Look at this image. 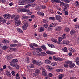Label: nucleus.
Here are the masks:
<instances>
[{
    "label": "nucleus",
    "mask_w": 79,
    "mask_h": 79,
    "mask_svg": "<svg viewBox=\"0 0 79 79\" xmlns=\"http://www.w3.org/2000/svg\"><path fill=\"white\" fill-rule=\"evenodd\" d=\"M66 34H63L62 36V38L63 39H66Z\"/></svg>",
    "instance_id": "nucleus-47"
},
{
    "label": "nucleus",
    "mask_w": 79,
    "mask_h": 79,
    "mask_svg": "<svg viewBox=\"0 0 79 79\" xmlns=\"http://www.w3.org/2000/svg\"><path fill=\"white\" fill-rule=\"evenodd\" d=\"M11 62L16 64L18 62V60L16 59H13L12 60Z\"/></svg>",
    "instance_id": "nucleus-29"
},
{
    "label": "nucleus",
    "mask_w": 79,
    "mask_h": 79,
    "mask_svg": "<svg viewBox=\"0 0 79 79\" xmlns=\"http://www.w3.org/2000/svg\"><path fill=\"white\" fill-rule=\"evenodd\" d=\"M2 24H5L6 22V20H5V19H2Z\"/></svg>",
    "instance_id": "nucleus-53"
},
{
    "label": "nucleus",
    "mask_w": 79,
    "mask_h": 79,
    "mask_svg": "<svg viewBox=\"0 0 79 79\" xmlns=\"http://www.w3.org/2000/svg\"><path fill=\"white\" fill-rule=\"evenodd\" d=\"M69 50L70 52H76V50L73 48H69Z\"/></svg>",
    "instance_id": "nucleus-28"
},
{
    "label": "nucleus",
    "mask_w": 79,
    "mask_h": 79,
    "mask_svg": "<svg viewBox=\"0 0 79 79\" xmlns=\"http://www.w3.org/2000/svg\"><path fill=\"white\" fill-rule=\"evenodd\" d=\"M45 63L47 64H49L50 63H51V61L48 60L46 59L45 60Z\"/></svg>",
    "instance_id": "nucleus-19"
},
{
    "label": "nucleus",
    "mask_w": 79,
    "mask_h": 79,
    "mask_svg": "<svg viewBox=\"0 0 79 79\" xmlns=\"http://www.w3.org/2000/svg\"><path fill=\"white\" fill-rule=\"evenodd\" d=\"M21 24V21L19 20H16L15 21V25L16 26H19Z\"/></svg>",
    "instance_id": "nucleus-10"
},
{
    "label": "nucleus",
    "mask_w": 79,
    "mask_h": 79,
    "mask_svg": "<svg viewBox=\"0 0 79 79\" xmlns=\"http://www.w3.org/2000/svg\"><path fill=\"white\" fill-rule=\"evenodd\" d=\"M63 44H65V45H68L69 44V41H63Z\"/></svg>",
    "instance_id": "nucleus-22"
},
{
    "label": "nucleus",
    "mask_w": 79,
    "mask_h": 79,
    "mask_svg": "<svg viewBox=\"0 0 79 79\" xmlns=\"http://www.w3.org/2000/svg\"><path fill=\"white\" fill-rule=\"evenodd\" d=\"M62 29V27L60 26H57L55 28L56 31H60Z\"/></svg>",
    "instance_id": "nucleus-12"
},
{
    "label": "nucleus",
    "mask_w": 79,
    "mask_h": 79,
    "mask_svg": "<svg viewBox=\"0 0 79 79\" xmlns=\"http://www.w3.org/2000/svg\"><path fill=\"white\" fill-rule=\"evenodd\" d=\"M58 23H54L50 25V27H55V26H57V25H58Z\"/></svg>",
    "instance_id": "nucleus-9"
},
{
    "label": "nucleus",
    "mask_w": 79,
    "mask_h": 79,
    "mask_svg": "<svg viewBox=\"0 0 79 79\" xmlns=\"http://www.w3.org/2000/svg\"><path fill=\"white\" fill-rule=\"evenodd\" d=\"M48 76L49 77H52V76H53V74L52 73H49L48 74Z\"/></svg>",
    "instance_id": "nucleus-63"
},
{
    "label": "nucleus",
    "mask_w": 79,
    "mask_h": 79,
    "mask_svg": "<svg viewBox=\"0 0 79 79\" xmlns=\"http://www.w3.org/2000/svg\"><path fill=\"white\" fill-rule=\"evenodd\" d=\"M43 27L45 28H47L48 27V24L47 23L44 24L43 25Z\"/></svg>",
    "instance_id": "nucleus-42"
},
{
    "label": "nucleus",
    "mask_w": 79,
    "mask_h": 79,
    "mask_svg": "<svg viewBox=\"0 0 79 79\" xmlns=\"http://www.w3.org/2000/svg\"><path fill=\"white\" fill-rule=\"evenodd\" d=\"M2 43L4 44H8V43H9V41L7 40H4L2 41Z\"/></svg>",
    "instance_id": "nucleus-24"
},
{
    "label": "nucleus",
    "mask_w": 79,
    "mask_h": 79,
    "mask_svg": "<svg viewBox=\"0 0 79 79\" xmlns=\"http://www.w3.org/2000/svg\"><path fill=\"white\" fill-rule=\"evenodd\" d=\"M15 66L16 68H17V69H19V65H18L17 64H16Z\"/></svg>",
    "instance_id": "nucleus-57"
},
{
    "label": "nucleus",
    "mask_w": 79,
    "mask_h": 79,
    "mask_svg": "<svg viewBox=\"0 0 79 79\" xmlns=\"http://www.w3.org/2000/svg\"><path fill=\"white\" fill-rule=\"evenodd\" d=\"M29 47H31V48H32L33 49H34L35 48H34V47H33V46H32V44H29Z\"/></svg>",
    "instance_id": "nucleus-55"
},
{
    "label": "nucleus",
    "mask_w": 79,
    "mask_h": 79,
    "mask_svg": "<svg viewBox=\"0 0 79 79\" xmlns=\"http://www.w3.org/2000/svg\"><path fill=\"white\" fill-rule=\"evenodd\" d=\"M35 51L36 53H40L42 51V49L40 48H35Z\"/></svg>",
    "instance_id": "nucleus-4"
},
{
    "label": "nucleus",
    "mask_w": 79,
    "mask_h": 79,
    "mask_svg": "<svg viewBox=\"0 0 79 79\" xmlns=\"http://www.w3.org/2000/svg\"><path fill=\"white\" fill-rule=\"evenodd\" d=\"M40 6L41 8L42 9H45L46 8V6L44 5H40Z\"/></svg>",
    "instance_id": "nucleus-44"
},
{
    "label": "nucleus",
    "mask_w": 79,
    "mask_h": 79,
    "mask_svg": "<svg viewBox=\"0 0 79 79\" xmlns=\"http://www.w3.org/2000/svg\"><path fill=\"white\" fill-rule=\"evenodd\" d=\"M48 45L50 47H51V48H55V46L53 44H48Z\"/></svg>",
    "instance_id": "nucleus-15"
},
{
    "label": "nucleus",
    "mask_w": 79,
    "mask_h": 79,
    "mask_svg": "<svg viewBox=\"0 0 79 79\" xmlns=\"http://www.w3.org/2000/svg\"><path fill=\"white\" fill-rule=\"evenodd\" d=\"M6 74L9 77H11V73L10 72L7 71L6 72Z\"/></svg>",
    "instance_id": "nucleus-13"
},
{
    "label": "nucleus",
    "mask_w": 79,
    "mask_h": 79,
    "mask_svg": "<svg viewBox=\"0 0 79 79\" xmlns=\"http://www.w3.org/2000/svg\"><path fill=\"white\" fill-rule=\"evenodd\" d=\"M4 17L6 19H10L11 18V15L10 14H5L4 15Z\"/></svg>",
    "instance_id": "nucleus-6"
},
{
    "label": "nucleus",
    "mask_w": 79,
    "mask_h": 79,
    "mask_svg": "<svg viewBox=\"0 0 79 79\" xmlns=\"http://www.w3.org/2000/svg\"><path fill=\"white\" fill-rule=\"evenodd\" d=\"M64 75L63 74H60L58 76V79H62V78L63 77Z\"/></svg>",
    "instance_id": "nucleus-20"
},
{
    "label": "nucleus",
    "mask_w": 79,
    "mask_h": 79,
    "mask_svg": "<svg viewBox=\"0 0 79 79\" xmlns=\"http://www.w3.org/2000/svg\"><path fill=\"white\" fill-rule=\"evenodd\" d=\"M75 33V30H72L70 31V34L72 35H73V34H74Z\"/></svg>",
    "instance_id": "nucleus-37"
},
{
    "label": "nucleus",
    "mask_w": 79,
    "mask_h": 79,
    "mask_svg": "<svg viewBox=\"0 0 79 79\" xmlns=\"http://www.w3.org/2000/svg\"><path fill=\"white\" fill-rule=\"evenodd\" d=\"M53 59L55 61H57L58 60V58H57L55 56L53 57Z\"/></svg>",
    "instance_id": "nucleus-36"
},
{
    "label": "nucleus",
    "mask_w": 79,
    "mask_h": 79,
    "mask_svg": "<svg viewBox=\"0 0 79 79\" xmlns=\"http://www.w3.org/2000/svg\"><path fill=\"white\" fill-rule=\"evenodd\" d=\"M16 79H20V77L19 76L18 73H17L15 75Z\"/></svg>",
    "instance_id": "nucleus-38"
},
{
    "label": "nucleus",
    "mask_w": 79,
    "mask_h": 79,
    "mask_svg": "<svg viewBox=\"0 0 79 79\" xmlns=\"http://www.w3.org/2000/svg\"><path fill=\"white\" fill-rule=\"evenodd\" d=\"M62 51L64 52H68V50H67V48L66 47H64L62 49Z\"/></svg>",
    "instance_id": "nucleus-49"
},
{
    "label": "nucleus",
    "mask_w": 79,
    "mask_h": 79,
    "mask_svg": "<svg viewBox=\"0 0 79 79\" xmlns=\"http://www.w3.org/2000/svg\"><path fill=\"white\" fill-rule=\"evenodd\" d=\"M22 27L23 29L26 30L27 29V26L25 25L23 26H22Z\"/></svg>",
    "instance_id": "nucleus-48"
},
{
    "label": "nucleus",
    "mask_w": 79,
    "mask_h": 79,
    "mask_svg": "<svg viewBox=\"0 0 79 79\" xmlns=\"http://www.w3.org/2000/svg\"><path fill=\"white\" fill-rule=\"evenodd\" d=\"M11 73H12V75H13V76H15V71H13L11 72Z\"/></svg>",
    "instance_id": "nucleus-61"
},
{
    "label": "nucleus",
    "mask_w": 79,
    "mask_h": 79,
    "mask_svg": "<svg viewBox=\"0 0 79 79\" xmlns=\"http://www.w3.org/2000/svg\"><path fill=\"white\" fill-rule=\"evenodd\" d=\"M43 37H47V34L46 33H44L43 34Z\"/></svg>",
    "instance_id": "nucleus-60"
},
{
    "label": "nucleus",
    "mask_w": 79,
    "mask_h": 79,
    "mask_svg": "<svg viewBox=\"0 0 79 79\" xmlns=\"http://www.w3.org/2000/svg\"><path fill=\"white\" fill-rule=\"evenodd\" d=\"M43 64V62H42L40 61H38L37 63V65L39 66H41V65H42Z\"/></svg>",
    "instance_id": "nucleus-16"
},
{
    "label": "nucleus",
    "mask_w": 79,
    "mask_h": 79,
    "mask_svg": "<svg viewBox=\"0 0 79 79\" xmlns=\"http://www.w3.org/2000/svg\"><path fill=\"white\" fill-rule=\"evenodd\" d=\"M68 62V61H66L65 62V64H64V66L65 68H68V65H69V64H68L66 63V62Z\"/></svg>",
    "instance_id": "nucleus-50"
},
{
    "label": "nucleus",
    "mask_w": 79,
    "mask_h": 79,
    "mask_svg": "<svg viewBox=\"0 0 79 79\" xmlns=\"http://www.w3.org/2000/svg\"><path fill=\"white\" fill-rule=\"evenodd\" d=\"M27 2V0H24L23 1H21V3L22 4V5H24L26 4V3Z\"/></svg>",
    "instance_id": "nucleus-30"
},
{
    "label": "nucleus",
    "mask_w": 79,
    "mask_h": 79,
    "mask_svg": "<svg viewBox=\"0 0 79 79\" xmlns=\"http://www.w3.org/2000/svg\"><path fill=\"white\" fill-rule=\"evenodd\" d=\"M33 54L34 56H35L37 55L36 52L35 51H33Z\"/></svg>",
    "instance_id": "nucleus-62"
},
{
    "label": "nucleus",
    "mask_w": 79,
    "mask_h": 79,
    "mask_svg": "<svg viewBox=\"0 0 79 79\" xmlns=\"http://www.w3.org/2000/svg\"><path fill=\"white\" fill-rule=\"evenodd\" d=\"M29 18V17L25 15H23L22 16V19H27Z\"/></svg>",
    "instance_id": "nucleus-27"
},
{
    "label": "nucleus",
    "mask_w": 79,
    "mask_h": 79,
    "mask_svg": "<svg viewBox=\"0 0 79 79\" xmlns=\"http://www.w3.org/2000/svg\"><path fill=\"white\" fill-rule=\"evenodd\" d=\"M51 64L52 66H56V65H57V63L56 62H52L51 63Z\"/></svg>",
    "instance_id": "nucleus-31"
},
{
    "label": "nucleus",
    "mask_w": 79,
    "mask_h": 79,
    "mask_svg": "<svg viewBox=\"0 0 79 79\" xmlns=\"http://www.w3.org/2000/svg\"><path fill=\"white\" fill-rule=\"evenodd\" d=\"M27 55L29 56H32V54L30 52L27 53Z\"/></svg>",
    "instance_id": "nucleus-56"
},
{
    "label": "nucleus",
    "mask_w": 79,
    "mask_h": 79,
    "mask_svg": "<svg viewBox=\"0 0 79 79\" xmlns=\"http://www.w3.org/2000/svg\"><path fill=\"white\" fill-rule=\"evenodd\" d=\"M17 45V44H10V46L11 47H16Z\"/></svg>",
    "instance_id": "nucleus-43"
},
{
    "label": "nucleus",
    "mask_w": 79,
    "mask_h": 79,
    "mask_svg": "<svg viewBox=\"0 0 79 79\" xmlns=\"http://www.w3.org/2000/svg\"><path fill=\"white\" fill-rule=\"evenodd\" d=\"M76 61H79V58L78 57H76L75 59Z\"/></svg>",
    "instance_id": "nucleus-64"
},
{
    "label": "nucleus",
    "mask_w": 79,
    "mask_h": 79,
    "mask_svg": "<svg viewBox=\"0 0 79 79\" xmlns=\"http://www.w3.org/2000/svg\"><path fill=\"white\" fill-rule=\"evenodd\" d=\"M39 55L41 56H45L47 54L44 52H41L39 54Z\"/></svg>",
    "instance_id": "nucleus-23"
},
{
    "label": "nucleus",
    "mask_w": 79,
    "mask_h": 79,
    "mask_svg": "<svg viewBox=\"0 0 79 79\" xmlns=\"http://www.w3.org/2000/svg\"><path fill=\"white\" fill-rule=\"evenodd\" d=\"M32 62L34 64H36L37 65V61H36V60H33L32 61Z\"/></svg>",
    "instance_id": "nucleus-51"
},
{
    "label": "nucleus",
    "mask_w": 79,
    "mask_h": 79,
    "mask_svg": "<svg viewBox=\"0 0 79 79\" xmlns=\"http://www.w3.org/2000/svg\"><path fill=\"white\" fill-rule=\"evenodd\" d=\"M51 41L53 42H58V40H57L56 39L54 38H52L51 39Z\"/></svg>",
    "instance_id": "nucleus-39"
},
{
    "label": "nucleus",
    "mask_w": 79,
    "mask_h": 79,
    "mask_svg": "<svg viewBox=\"0 0 79 79\" xmlns=\"http://www.w3.org/2000/svg\"><path fill=\"white\" fill-rule=\"evenodd\" d=\"M8 48V45H6L4 46L3 47V50H6Z\"/></svg>",
    "instance_id": "nucleus-32"
},
{
    "label": "nucleus",
    "mask_w": 79,
    "mask_h": 79,
    "mask_svg": "<svg viewBox=\"0 0 79 79\" xmlns=\"http://www.w3.org/2000/svg\"><path fill=\"white\" fill-rule=\"evenodd\" d=\"M58 61H63L64 60L63 58H58Z\"/></svg>",
    "instance_id": "nucleus-59"
},
{
    "label": "nucleus",
    "mask_w": 79,
    "mask_h": 79,
    "mask_svg": "<svg viewBox=\"0 0 79 79\" xmlns=\"http://www.w3.org/2000/svg\"><path fill=\"white\" fill-rule=\"evenodd\" d=\"M42 75L43 76H47V71L45 69H43L42 70Z\"/></svg>",
    "instance_id": "nucleus-5"
},
{
    "label": "nucleus",
    "mask_w": 79,
    "mask_h": 79,
    "mask_svg": "<svg viewBox=\"0 0 79 79\" xmlns=\"http://www.w3.org/2000/svg\"><path fill=\"white\" fill-rule=\"evenodd\" d=\"M63 71V70L62 69H57L56 71L57 72H62Z\"/></svg>",
    "instance_id": "nucleus-52"
},
{
    "label": "nucleus",
    "mask_w": 79,
    "mask_h": 79,
    "mask_svg": "<svg viewBox=\"0 0 79 79\" xmlns=\"http://www.w3.org/2000/svg\"><path fill=\"white\" fill-rule=\"evenodd\" d=\"M35 73L38 74H39L40 73V70L39 69H36L35 71Z\"/></svg>",
    "instance_id": "nucleus-45"
},
{
    "label": "nucleus",
    "mask_w": 79,
    "mask_h": 79,
    "mask_svg": "<svg viewBox=\"0 0 79 79\" xmlns=\"http://www.w3.org/2000/svg\"><path fill=\"white\" fill-rule=\"evenodd\" d=\"M46 68L49 71H52L53 70V68L49 65H46Z\"/></svg>",
    "instance_id": "nucleus-3"
},
{
    "label": "nucleus",
    "mask_w": 79,
    "mask_h": 79,
    "mask_svg": "<svg viewBox=\"0 0 79 79\" xmlns=\"http://www.w3.org/2000/svg\"><path fill=\"white\" fill-rule=\"evenodd\" d=\"M66 63L69 64V66L70 68H73L75 66V64L73 63L71 61H67V62H66Z\"/></svg>",
    "instance_id": "nucleus-2"
},
{
    "label": "nucleus",
    "mask_w": 79,
    "mask_h": 79,
    "mask_svg": "<svg viewBox=\"0 0 79 79\" xmlns=\"http://www.w3.org/2000/svg\"><path fill=\"white\" fill-rule=\"evenodd\" d=\"M19 19V15H18L15 18V20Z\"/></svg>",
    "instance_id": "nucleus-58"
},
{
    "label": "nucleus",
    "mask_w": 79,
    "mask_h": 79,
    "mask_svg": "<svg viewBox=\"0 0 79 79\" xmlns=\"http://www.w3.org/2000/svg\"><path fill=\"white\" fill-rule=\"evenodd\" d=\"M16 29L18 32H19L20 33H23V30L19 28H17Z\"/></svg>",
    "instance_id": "nucleus-14"
},
{
    "label": "nucleus",
    "mask_w": 79,
    "mask_h": 79,
    "mask_svg": "<svg viewBox=\"0 0 79 79\" xmlns=\"http://www.w3.org/2000/svg\"><path fill=\"white\" fill-rule=\"evenodd\" d=\"M16 64H16L15 63H14V62H11V65L13 67H15Z\"/></svg>",
    "instance_id": "nucleus-35"
},
{
    "label": "nucleus",
    "mask_w": 79,
    "mask_h": 79,
    "mask_svg": "<svg viewBox=\"0 0 79 79\" xmlns=\"http://www.w3.org/2000/svg\"><path fill=\"white\" fill-rule=\"evenodd\" d=\"M12 58L13 56L11 55H9L6 57V58L7 60H11V59H12Z\"/></svg>",
    "instance_id": "nucleus-11"
},
{
    "label": "nucleus",
    "mask_w": 79,
    "mask_h": 79,
    "mask_svg": "<svg viewBox=\"0 0 79 79\" xmlns=\"http://www.w3.org/2000/svg\"><path fill=\"white\" fill-rule=\"evenodd\" d=\"M35 3H30V6L31 7H34L35 6Z\"/></svg>",
    "instance_id": "nucleus-21"
},
{
    "label": "nucleus",
    "mask_w": 79,
    "mask_h": 79,
    "mask_svg": "<svg viewBox=\"0 0 79 79\" xmlns=\"http://www.w3.org/2000/svg\"><path fill=\"white\" fill-rule=\"evenodd\" d=\"M70 31V29L69 28H66L64 29V32H68Z\"/></svg>",
    "instance_id": "nucleus-34"
},
{
    "label": "nucleus",
    "mask_w": 79,
    "mask_h": 79,
    "mask_svg": "<svg viewBox=\"0 0 79 79\" xmlns=\"http://www.w3.org/2000/svg\"><path fill=\"white\" fill-rule=\"evenodd\" d=\"M41 47L42 49L45 51H46L47 50V48H46V47L45 46V45H43L41 46Z\"/></svg>",
    "instance_id": "nucleus-26"
},
{
    "label": "nucleus",
    "mask_w": 79,
    "mask_h": 79,
    "mask_svg": "<svg viewBox=\"0 0 79 79\" xmlns=\"http://www.w3.org/2000/svg\"><path fill=\"white\" fill-rule=\"evenodd\" d=\"M60 6H69V5L68 4H65L63 2L60 1Z\"/></svg>",
    "instance_id": "nucleus-8"
},
{
    "label": "nucleus",
    "mask_w": 79,
    "mask_h": 79,
    "mask_svg": "<svg viewBox=\"0 0 79 79\" xmlns=\"http://www.w3.org/2000/svg\"><path fill=\"white\" fill-rule=\"evenodd\" d=\"M23 23L24 25L27 26H29V25L28 24V22L26 20L24 21Z\"/></svg>",
    "instance_id": "nucleus-25"
},
{
    "label": "nucleus",
    "mask_w": 79,
    "mask_h": 79,
    "mask_svg": "<svg viewBox=\"0 0 79 79\" xmlns=\"http://www.w3.org/2000/svg\"><path fill=\"white\" fill-rule=\"evenodd\" d=\"M46 53L48 55H53V53L48 50L46 51Z\"/></svg>",
    "instance_id": "nucleus-18"
},
{
    "label": "nucleus",
    "mask_w": 79,
    "mask_h": 79,
    "mask_svg": "<svg viewBox=\"0 0 79 79\" xmlns=\"http://www.w3.org/2000/svg\"><path fill=\"white\" fill-rule=\"evenodd\" d=\"M49 19H50V20H52L53 21H55V20H56L55 19V17H50L49 18Z\"/></svg>",
    "instance_id": "nucleus-40"
},
{
    "label": "nucleus",
    "mask_w": 79,
    "mask_h": 79,
    "mask_svg": "<svg viewBox=\"0 0 79 79\" xmlns=\"http://www.w3.org/2000/svg\"><path fill=\"white\" fill-rule=\"evenodd\" d=\"M56 20H59L61 19V17L60 15H56L55 16Z\"/></svg>",
    "instance_id": "nucleus-17"
},
{
    "label": "nucleus",
    "mask_w": 79,
    "mask_h": 79,
    "mask_svg": "<svg viewBox=\"0 0 79 79\" xmlns=\"http://www.w3.org/2000/svg\"><path fill=\"white\" fill-rule=\"evenodd\" d=\"M44 29H44V27H41L40 29L39 32H43V31H44Z\"/></svg>",
    "instance_id": "nucleus-41"
},
{
    "label": "nucleus",
    "mask_w": 79,
    "mask_h": 79,
    "mask_svg": "<svg viewBox=\"0 0 79 79\" xmlns=\"http://www.w3.org/2000/svg\"><path fill=\"white\" fill-rule=\"evenodd\" d=\"M58 41H60V42H61V41H62V40H63V38L61 37H58Z\"/></svg>",
    "instance_id": "nucleus-46"
},
{
    "label": "nucleus",
    "mask_w": 79,
    "mask_h": 79,
    "mask_svg": "<svg viewBox=\"0 0 79 79\" xmlns=\"http://www.w3.org/2000/svg\"><path fill=\"white\" fill-rule=\"evenodd\" d=\"M18 12H26L27 13V15H32V12H31L30 10L28 9H17Z\"/></svg>",
    "instance_id": "nucleus-1"
},
{
    "label": "nucleus",
    "mask_w": 79,
    "mask_h": 79,
    "mask_svg": "<svg viewBox=\"0 0 79 79\" xmlns=\"http://www.w3.org/2000/svg\"><path fill=\"white\" fill-rule=\"evenodd\" d=\"M43 23H48V20L45 19H43Z\"/></svg>",
    "instance_id": "nucleus-33"
},
{
    "label": "nucleus",
    "mask_w": 79,
    "mask_h": 79,
    "mask_svg": "<svg viewBox=\"0 0 79 79\" xmlns=\"http://www.w3.org/2000/svg\"><path fill=\"white\" fill-rule=\"evenodd\" d=\"M29 6H30V4L29 3L27 5H26L24 6L25 8H28Z\"/></svg>",
    "instance_id": "nucleus-54"
},
{
    "label": "nucleus",
    "mask_w": 79,
    "mask_h": 79,
    "mask_svg": "<svg viewBox=\"0 0 79 79\" xmlns=\"http://www.w3.org/2000/svg\"><path fill=\"white\" fill-rule=\"evenodd\" d=\"M37 14L38 15L42 17H44V13L43 12H41L40 11H38L37 12Z\"/></svg>",
    "instance_id": "nucleus-7"
}]
</instances>
